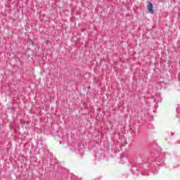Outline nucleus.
Returning a JSON list of instances; mask_svg holds the SVG:
<instances>
[{"instance_id":"nucleus-2","label":"nucleus","mask_w":180,"mask_h":180,"mask_svg":"<svg viewBox=\"0 0 180 180\" xmlns=\"http://www.w3.org/2000/svg\"><path fill=\"white\" fill-rule=\"evenodd\" d=\"M153 3L148 1V10L150 12V13H151L152 15L154 13V10L153 9Z\"/></svg>"},{"instance_id":"nucleus-1","label":"nucleus","mask_w":180,"mask_h":180,"mask_svg":"<svg viewBox=\"0 0 180 180\" xmlns=\"http://www.w3.org/2000/svg\"><path fill=\"white\" fill-rule=\"evenodd\" d=\"M131 172L135 175H145L146 176L150 175V174L147 172V170L144 169V166H143L141 164L133 165Z\"/></svg>"},{"instance_id":"nucleus-4","label":"nucleus","mask_w":180,"mask_h":180,"mask_svg":"<svg viewBox=\"0 0 180 180\" xmlns=\"http://www.w3.org/2000/svg\"><path fill=\"white\" fill-rule=\"evenodd\" d=\"M121 160H124L125 161H129V159L126 157L121 158Z\"/></svg>"},{"instance_id":"nucleus-6","label":"nucleus","mask_w":180,"mask_h":180,"mask_svg":"<svg viewBox=\"0 0 180 180\" xmlns=\"http://www.w3.org/2000/svg\"><path fill=\"white\" fill-rule=\"evenodd\" d=\"M122 164H124V162H122Z\"/></svg>"},{"instance_id":"nucleus-3","label":"nucleus","mask_w":180,"mask_h":180,"mask_svg":"<svg viewBox=\"0 0 180 180\" xmlns=\"http://www.w3.org/2000/svg\"><path fill=\"white\" fill-rule=\"evenodd\" d=\"M157 161H158V165H160L161 164H164V159L158 158Z\"/></svg>"},{"instance_id":"nucleus-5","label":"nucleus","mask_w":180,"mask_h":180,"mask_svg":"<svg viewBox=\"0 0 180 180\" xmlns=\"http://www.w3.org/2000/svg\"><path fill=\"white\" fill-rule=\"evenodd\" d=\"M155 102H157V100H155V98L154 99Z\"/></svg>"}]
</instances>
